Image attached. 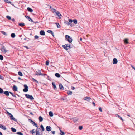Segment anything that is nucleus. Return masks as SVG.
I'll list each match as a JSON object with an SVG mask.
<instances>
[{
    "instance_id": "nucleus-1",
    "label": "nucleus",
    "mask_w": 135,
    "mask_h": 135,
    "mask_svg": "<svg viewBox=\"0 0 135 135\" xmlns=\"http://www.w3.org/2000/svg\"><path fill=\"white\" fill-rule=\"evenodd\" d=\"M65 38L70 43H71L72 41V39L70 36L68 35H66L65 36Z\"/></svg>"
},
{
    "instance_id": "nucleus-2",
    "label": "nucleus",
    "mask_w": 135,
    "mask_h": 135,
    "mask_svg": "<svg viewBox=\"0 0 135 135\" xmlns=\"http://www.w3.org/2000/svg\"><path fill=\"white\" fill-rule=\"evenodd\" d=\"M25 96L27 98L30 99L31 100H32L34 99L33 97L31 95H30L28 94H26Z\"/></svg>"
},
{
    "instance_id": "nucleus-3",
    "label": "nucleus",
    "mask_w": 135,
    "mask_h": 135,
    "mask_svg": "<svg viewBox=\"0 0 135 135\" xmlns=\"http://www.w3.org/2000/svg\"><path fill=\"white\" fill-rule=\"evenodd\" d=\"M115 88L116 90H121L123 88L121 86V85H116V86L115 87Z\"/></svg>"
},
{
    "instance_id": "nucleus-4",
    "label": "nucleus",
    "mask_w": 135,
    "mask_h": 135,
    "mask_svg": "<svg viewBox=\"0 0 135 135\" xmlns=\"http://www.w3.org/2000/svg\"><path fill=\"white\" fill-rule=\"evenodd\" d=\"M24 88L23 89V91L24 92H27L28 91V87L27 85H24Z\"/></svg>"
},
{
    "instance_id": "nucleus-5",
    "label": "nucleus",
    "mask_w": 135,
    "mask_h": 135,
    "mask_svg": "<svg viewBox=\"0 0 135 135\" xmlns=\"http://www.w3.org/2000/svg\"><path fill=\"white\" fill-rule=\"evenodd\" d=\"M40 129L39 128H38V127H37L36 131V135H42V133H41L39 132V131Z\"/></svg>"
},
{
    "instance_id": "nucleus-6",
    "label": "nucleus",
    "mask_w": 135,
    "mask_h": 135,
    "mask_svg": "<svg viewBox=\"0 0 135 135\" xmlns=\"http://www.w3.org/2000/svg\"><path fill=\"white\" fill-rule=\"evenodd\" d=\"M31 123L33 126H35V127H37L38 126L37 124L34 121H32V120L31 119H29L28 120Z\"/></svg>"
},
{
    "instance_id": "nucleus-7",
    "label": "nucleus",
    "mask_w": 135,
    "mask_h": 135,
    "mask_svg": "<svg viewBox=\"0 0 135 135\" xmlns=\"http://www.w3.org/2000/svg\"><path fill=\"white\" fill-rule=\"evenodd\" d=\"M69 44H66L64 45H62V47L66 50L69 49L70 47H68Z\"/></svg>"
},
{
    "instance_id": "nucleus-8",
    "label": "nucleus",
    "mask_w": 135,
    "mask_h": 135,
    "mask_svg": "<svg viewBox=\"0 0 135 135\" xmlns=\"http://www.w3.org/2000/svg\"><path fill=\"white\" fill-rule=\"evenodd\" d=\"M12 89L14 91H18V88L15 85H14Z\"/></svg>"
},
{
    "instance_id": "nucleus-9",
    "label": "nucleus",
    "mask_w": 135,
    "mask_h": 135,
    "mask_svg": "<svg viewBox=\"0 0 135 135\" xmlns=\"http://www.w3.org/2000/svg\"><path fill=\"white\" fill-rule=\"evenodd\" d=\"M25 17L27 18L28 19L29 21H31V22H33L34 23H35L33 21V20L29 16H25Z\"/></svg>"
},
{
    "instance_id": "nucleus-10",
    "label": "nucleus",
    "mask_w": 135,
    "mask_h": 135,
    "mask_svg": "<svg viewBox=\"0 0 135 135\" xmlns=\"http://www.w3.org/2000/svg\"><path fill=\"white\" fill-rule=\"evenodd\" d=\"M10 118L11 120H13L14 121L16 122L17 121V119L13 117V115L12 114L10 116Z\"/></svg>"
},
{
    "instance_id": "nucleus-11",
    "label": "nucleus",
    "mask_w": 135,
    "mask_h": 135,
    "mask_svg": "<svg viewBox=\"0 0 135 135\" xmlns=\"http://www.w3.org/2000/svg\"><path fill=\"white\" fill-rule=\"evenodd\" d=\"M46 130L48 131H50L51 130V128L50 126H47L46 127Z\"/></svg>"
},
{
    "instance_id": "nucleus-12",
    "label": "nucleus",
    "mask_w": 135,
    "mask_h": 135,
    "mask_svg": "<svg viewBox=\"0 0 135 135\" xmlns=\"http://www.w3.org/2000/svg\"><path fill=\"white\" fill-rule=\"evenodd\" d=\"M84 100H85L87 101H90V100L91 99V98L90 97H85L84 99Z\"/></svg>"
},
{
    "instance_id": "nucleus-13",
    "label": "nucleus",
    "mask_w": 135,
    "mask_h": 135,
    "mask_svg": "<svg viewBox=\"0 0 135 135\" xmlns=\"http://www.w3.org/2000/svg\"><path fill=\"white\" fill-rule=\"evenodd\" d=\"M40 34L41 35H45V33L44 30H41L40 32Z\"/></svg>"
},
{
    "instance_id": "nucleus-14",
    "label": "nucleus",
    "mask_w": 135,
    "mask_h": 135,
    "mask_svg": "<svg viewBox=\"0 0 135 135\" xmlns=\"http://www.w3.org/2000/svg\"><path fill=\"white\" fill-rule=\"evenodd\" d=\"M118 61L117 59L115 58H114L113 61V64H116L117 63Z\"/></svg>"
},
{
    "instance_id": "nucleus-15",
    "label": "nucleus",
    "mask_w": 135,
    "mask_h": 135,
    "mask_svg": "<svg viewBox=\"0 0 135 135\" xmlns=\"http://www.w3.org/2000/svg\"><path fill=\"white\" fill-rule=\"evenodd\" d=\"M0 128H2V129L4 130H6V128L5 126L2 124H0Z\"/></svg>"
},
{
    "instance_id": "nucleus-16",
    "label": "nucleus",
    "mask_w": 135,
    "mask_h": 135,
    "mask_svg": "<svg viewBox=\"0 0 135 135\" xmlns=\"http://www.w3.org/2000/svg\"><path fill=\"white\" fill-rule=\"evenodd\" d=\"M65 23L66 24L70 25L71 27L73 26V25L71 23H69V22L67 21H65Z\"/></svg>"
},
{
    "instance_id": "nucleus-17",
    "label": "nucleus",
    "mask_w": 135,
    "mask_h": 135,
    "mask_svg": "<svg viewBox=\"0 0 135 135\" xmlns=\"http://www.w3.org/2000/svg\"><path fill=\"white\" fill-rule=\"evenodd\" d=\"M9 91L8 92L7 91H6L4 92L3 94H5L7 96H8L9 95Z\"/></svg>"
},
{
    "instance_id": "nucleus-18",
    "label": "nucleus",
    "mask_w": 135,
    "mask_h": 135,
    "mask_svg": "<svg viewBox=\"0 0 135 135\" xmlns=\"http://www.w3.org/2000/svg\"><path fill=\"white\" fill-rule=\"evenodd\" d=\"M47 32L51 34L53 36H54V34L52 32V31L51 30H48L47 31Z\"/></svg>"
},
{
    "instance_id": "nucleus-19",
    "label": "nucleus",
    "mask_w": 135,
    "mask_h": 135,
    "mask_svg": "<svg viewBox=\"0 0 135 135\" xmlns=\"http://www.w3.org/2000/svg\"><path fill=\"white\" fill-rule=\"evenodd\" d=\"M73 119L74 122H76L78 120V119L76 117L74 118Z\"/></svg>"
},
{
    "instance_id": "nucleus-20",
    "label": "nucleus",
    "mask_w": 135,
    "mask_h": 135,
    "mask_svg": "<svg viewBox=\"0 0 135 135\" xmlns=\"http://www.w3.org/2000/svg\"><path fill=\"white\" fill-rule=\"evenodd\" d=\"M59 85L60 89L61 90H63L64 89V88L63 85Z\"/></svg>"
},
{
    "instance_id": "nucleus-21",
    "label": "nucleus",
    "mask_w": 135,
    "mask_h": 135,
    "mask_svg": "<svg viewBox=\"0 0 135 135\" xmlns=\"http://www.w3.org/2000/svg\"><path fill=\"white\" fill-rule=\"evenodd\" d=\"M2 51H4L5 52H7V51L6 50L4 46H3L2 47Z\"/></svg>"
},
{
    "instance_id": "nucleus-22",
    "label": "nucleus",
    "mask_w": 135,
    "mask_h": 135,
    "mask_svg": "<svg viewBox=\"0 0 135 135\" xmlns=\"http://www.w3.org/2000/svg\"><path fill=\"white\" fill-rule=\"evenodd\" d=\"M27 10L28 11L31 12H32L33 11V10L30 7H28L27 8Z\"/></svg>"
},
{
    "instance_id": "nucleus-23",
    "label": "nucleus",
    "mask_w": 135,
    "mask_h": 135,
    "mask_svg": "<svg viewBox=\"0 0 135 135\" xmlns=\"http://www.w3.org/2000/svg\"><path fill=\"white\" fill-rule=\"evenodd\" d=\"M60 131V134L61 135H65V133L64 132L62 131L60 129V128H59Z\"/></svg>"
},
{
    "instance_id": "nucleus-24",
    "label": "nucleus",
    "mask_w": 135,
    "mask_h": 135,
    "mask_svg": "<svg viewBox=\"0 0 135 135\" xmlns=\"http://www.w3.org/2000/svg\"><path fill=\"white\" fill-rule=\"evenodd\" d=\"M39 119L40 122H41L43 121V118L41 116H40L39 117Z\"/></svg>"
},
{
    "instance_id": "nucleus-25",
    "label": "nucleus",
    "mask_w": 135,
    "mask_h": 135,
    "mask_svg": "<svg viewBox=\"0 0 135 135\" xmlns=\"http://www.w3.org/2000/svg\"><path fill=\"white\" fill-rule=\"evenodd\" d=\"M49 115L51 117H52L53 115V114L51 111H50L49 113Z\"/></svg>"
},
{
    "instance_id": "nucleus-26",
    "label": "nucleus",
    "mask_w": 135,
    "mask_h": 135,
    "mask_svg": "<svg viewBox=\"0 0 135 135\" xmlns=\"http://www.w3.org/2000/svg\"><path fill=\"white\" fill-rule=\"evenodd\" d=\"M38 72H37L36 73V75H40V74L41 73V70H38Z\"/></svg>"
},
{
    "instance_id": "nucleus-27",
    "label": "nucleus",
    "mask_w": 135,
    "mask_h": 135,
    "mask_svg": "<svg viewBox=\"0 0 135 135\" xmlns=\"http://www.w3.org/2000/svg\"><path fill=\"white\" fill-rule=\"evenodd\" d=\"M55 75L57 77H59L61 76L60 74H59L58 73H56L55 74Z\"/></svg>"
},
{
    "instance_id": "nucleus-28",
    "label": "nucleus",
    "mask_w": 135,
    "mask_h": 135,
    "mask_svg": "<svg viewBox=\"0 0 135 135\" xmlns=\"http://www.w3.org/2000/svg\"><path fill=\"white\" fill-rule=\"evenodd\" d=\"M72 93L70 91H68L67 94L68 95H70L72 94Z\"/></svg>"
},
{
    "instance_id": "nucleus-29",
    "label": "nucleus",
    "mask_w": 135,
    "mask_h": 135,
    "mask_svg": "<svg viewBox=\"0 0 135 135\" xmlns=\"http://www.w3.org/2000/svg\"><path fill=\"white\" fill-rule=\"evenodd\" d=\"M124 42L125 44H128V40L127 39H125L124 40Z\"/></svg>"
},
{
    "instance_id": "nucleus-30",
    "label": "nucleus",
    "mask_w": 135,
    "mask_h": 135,
    "mask_svg": "<svg viewBox=\"0 0 135 135\" xmlns=\"http://www.w3.org/2000/svg\"><path fill=\"white\" fill-rule=\"evenodd\" d=\"M11 129L12 131L13 132H16V129L13 127H12Z\"/></svg>"
},
{
    "instance_id": "nucleus-31",
    "label": "nucleus",
    "mask_w": 135,
    "mask_h": 135,
    "mask_svg": "<svg viewBox=\"0 0 135 135\" xmlns=\"http://www.w3.org/2000/svg\"><path fill=\"white\" fill-rule=\"evenodd\" d=\"M19 25L21 27H23L25 26V24L24 23H19Z\"/></svg>"
},
{
    "instance_id": "nucleus-32",
    "label": "nucleus",
    "mask_w": 135,
    "mask_h": 135,
    "mask_svg": "<svg viewBox=\"0 0 135 135\" xmlns=\"http://www.w3.org/2000/svg\"><path fill=\"white\" fill-rule=\"evenodd\" d=\"M11 94V95L13 97H15V98H16V97L15 95L12 92L9 91V94Z\"/></svg>"
},
{
    "instance_id": "nucleus-33",
    "label": "nucleus",
    "mask_w": 135,
    "mask_h": 135,
    "mask_svg": "<svg viewBox=\"0 0 135 135\" xmlns=\"http://www.w3.org/2000/svg\"><path fill=\"white\" fill-rule=\"evenodd\" d=\"M15 35L14 33H12L11 34V36L13 38H14L15 37Z\"/></svg>"
},
{
    "instance_id": "nucleus-34",
    "label": "nucleus",
    "mask_w": 135,
    "mask_h": 135,
    "mask_svg": "<svg viewBox=\"0 0 135 135\" xmlns=\"http://www.w3.org/2000/svg\"><path fill=\"white\" fill-rule=\"evenodd\" d=\"M18 74L20 76H22L23 75V74L20 71H19L18 72Z\"/></svg>"
},
{
    "instance_id": "nucleus-35",
    "label": "nucleus",
    "mask_w": 135,
    "mask_h": 135,
    "mask_svg": "<svg viewBox=\"0 0 135 135\" xmlns=\"http://www.w3.org/2000/svg\"><path fill=\"white\" fill-rule=\"evenodd\" d=\"M4 92L2 89L1 88H0V94H3Z\"/></svg>"
},
{
    "instance_id": "nucleus-36",
    "label": "nucleus",
    "mask_w": 135,
    "mask_h": 135,
    "mask_svg": "<svg viewBox=\"0 0 135 135\" xmlns=\"http://www.w3.org/2000/svg\"><path fill=\"white\" fill-rule=\"evenodd\" d=\"M55 24H56V25L57 28H60V26L58 23H55Z\"/></svg>"
},
{
    "instance_id": "nucleus-37",
    "label": "nucleus",
    "mask_w": 135,
    "mask_h": 135,
    "mask_svg": "<svg viewBox=\"0 0 135 135\" xmlns=\"http://www.w3.org/2000/svg\"><path fill=\"white\" fill-rule=\"evenodd\" d=\"M73 21L75 24H76L77 23V21L76 19H74L73 20Z\"/></svg>"
},
{
    "instance_id": "nucleus-38",
    "label": "nucleus",
    "mask_w": 135,
    "mask_h": 135,
    "mask_svg": "<svg viewBox=\"0 0 135 135\" xmlns=\"http://www.w3.org/2000/svg\"><path fill=\"white\" fill-rule=\"evenodd\" d=\"M40 127L42 129V131H44L45 130V129L43 127V126L42 125H41L40 126Z\"/></svg>"
},
{
    "instance_id": "nucleus-39",
    "label": "nucleus",
    "mask_w": 135,
    "mask_h": 135,
    "mask_svg": "<svg viewBox=\"0 0 135 135\" xmlns=\"http://www.w3.org/2000/svg\"><path fill=\"white\" fill-rule=\"evenodd\" d=\"M4 1L6 3L11 4V2H10V1H9L8 0H4Z\"/></svg>"
},
{
    "instance_id": "nucleus-40",
    "label": "nucleus",
    "mask_w": 135,
    "mask_h": 135,
    "mask_svg": "<svg viewBox=\"0 0 135 135\" xmlns=\"http://www.w3.org/2000/svg\"><path fill=\"white\" fill-rule=\"evenodd\" d=\"M55 13V14H56L57 15H60V13L58 11H56Z\"/></svg>"
},
{
    "instance_id": "nucleus-41",
    "label": "nucleus",
    "mask_w": 135,
    "mask_h": 135,
    "mask_svg": "<svg viewBox=\"0 0 135 135\" xmlns=\"http://www.w3.org/2000/svg\"><path fill=\"white\" fill-rule=\"evenodd\" d=\"M19 135H23L22 133L21 132H17V133Z\"/></svg>"
},
{
    "instance_id": "nucleus-42",
    "label": "nucleus",
    "mask_w": 135,
    "mask_h": 135,
    "mask_svg": "<svg viewBox=\"0 0 135 135\" xmlns=\"http://www.w3.org/2000/svg\"><path fill=\"white\" fill-rule=\"evenodd\" d=\"M6 18L8 20H10L11 19V17L10 16H6Z\"/></svg>"
},
{
    "instance_id": "nucleus-43",
    "label": "nucleus",
    "mask_w": 135,
    "mask_h": 135,
    "mask_svg": "<svg viewBox=\"0 0 135 135\" xmlns=\"http://www.w3.org/2000/svg\"><path fill=\"white\" fill-rule=\"evenodd\" d=\"M3 59V57L2 55H0V60H2Z\"/></svg>"
},
{
    "instance_id": "nucleus-44",
    "label": "nucleus",
    "mask_w": 135,
    "mask_h": 135,
    "mask_svg": "<svg viewBox=\"0 0 135 135\" xmlns=\"http://www.w3.org/2000/svg\"><path fill=\"white\" fill-rule=\"evenodd\" d=\"M49 63V61L47 60L46 62V65H48Z\"/></svg>"
},
{
    "instance_id": "nucleus-45",
    "label": "nucleus",
    "mask_w": 135,
    "mask_h": 135,
    "mask_svg": "<svg viewBox=\"0 0 135 135\" xmlns=\"http://www.w3.org/2000/svg\"><path fill=\"white\" fill-rule=\"evenodd\" d=\"M34 129H33L32 130L30 131V132H31L32 134H33L35 133V132L34 131Z\"/></svg>"
},
{
    "instance_id": "nucleus-46",
    "label": "nucleus",
    "mask_w": 135,
    "mask_h": 135,
    "mask_svg": "<svg viewBox=\"0 0 135 135\" xmlns=\"http://www.w3.org/2000/svg\"><path fill=\"white\" fill-rule=\"evenodd\" d=\"M53 86V88L54 89L56 90L57 89L56 87V85H52Z\"/></svg>"
},
{
    "instance_id": "nucleus-47",
    "label": "nucleus",
    "mask_w": 135,
    "mask_h": 135,
    "mask_svg": "<svg viewBox=\"0 0 135 135\" xmlns=\"http://www.w3.org/2000/svg\"><path fill=\"white\" fill-rule=\"evenodd\" d=\"M34 37H35V39H37L38 38H39V37L37 36V35H35V36H34Z\"/></svg>"
},
{
    "instance_id": "nucleus-48",
    "label": "nucleus",
    "mask_w": 135,
    "mask_h": 135,
    "mask_svg": "<svg viewBox=\"0 0 135 135\" xmlns=\"http://www.w3.org/2000/svg\"><path fill=\"white\" fill-rule=\"evenodd\" d=\"M79 129L80 130H81L83 129V127L81 126H80L79 127Z\"/></svg>"
},
{
    "instance_id": "nucleus-49",
    "label": "nucleus",
    "mask_w": 135,
    "mask_h": 135,
    "mask_svg": "<svg viewBox=\"0 0 135 135\" xmlns=\"http://www.w3.org/2000/svg\"><path fill=\"white\" fill-rule=\"evenodd\" d=\"M118 115V117L120 119H121L122 121H123V119L122 118L120 117V116L119 115Z\"/></svg>"
},
{
    "instance_id": "nucleus-50",
    "label": "nucleus",
    "mask_w": 135,
    "mask_h": 135,
    "mask_svg": "<svg viewBox=\"0 0 135 135\" xmlns=\"http://www.w3.org/2000/svg\"><path fill=\"white\" fill-rule=\"evenodd\" d=\"M99 109L101 112H102V108L101 107H99Z\"/></svg>"
},
{
    "instance_id": "nucleus-51",
    "label": "nucleus",
    "mask_w": 135,
    "mask_h": 135,
    "mask_svg": "<svg viewBox=\"0 0 135 135\" xmlns=\"http://www.w3.org/2000/svg\"><path fill=\"white\" fill-rule=\"evenodd\" d=\"M2 33L3 34V35H6L7 34H6V32H4V31H2Z\"/></svg>"
},
{
    "instance_id": "nucleus-52",
    "label": "nucleus",
    "mask_w": 135,
    "mask_h": 135,
    "mask_svg": "<svg viewBox=\"0 0 135 135\" xmlns=\"http://www.w3.org/2000/svg\"><path fill=\"white\" fill-rule=\"evenodd\" d=\"M51 133H52L53 134H55V131H52L51 132Z\"/></svg>"
},
{
    "instance_id": "nucleus-53",
    "label": "nucleus",
    "mask_w": 135,
    "mask_h": 135,
    "mask_svg": "<svg viewBox=\"0 0 135 135\" xmlns=\"http://www.w3.org/2000/svg\"><path fill=\"white\" fill-rule=\"evenodd\" d=\"M69 22H70V23H71L72 22H73V20H72L71 19H69Z\"/></svg>"
},
{
    "instance_id": "nucleus-54",
    "label": "nucleus",
    "mask_w": 135,
    "mask_h": 135,
    "mask_svg": "<svg viewBox=\"0 0 135 135\" xmlns=\"http://www.w3.org/2000/svg\"><path fill=\"white\" fill-rule=\"evenodd\" d=\"M52 10H53V11H52V12L53 13L57 11L56 9H55L54 8L52 9Z\"/></svg>"
},
{
    "instance_id": "nucleus-55",
    "label": "nucleus",
    "mask_w": 135,
    "mask_h": 135,
    "mask_svg": "<svg viewBox=\"0 0 135 135\" xmlns=\"http://www.w3.org/2000/svg\"><path fill=\"white\" fill-rule=\"evenodd\" d=\"M0 79H3V76H1L0 75Z\"/></svg>"
},
{
    "instance_id": "nucleus-56",
    "label": "nucleus",
    "mask_w": 135,
    "mask_h": 135,
    "mask_svg": "<svg viewBox=\"0 0 135 135\" xmlns=\"http://www.w3.org/2000/svg\"><path fill=\"white\" fill-rule=\"evenodd\" d=\"M57 16H59V18H61V14L60 13V15H57Z\"/></svg>"
},
{
    "instance_id": "nucleus-57",
    "label": "nucleus",
    "mask_w": 135,
    "mask_h": 135,
    "mask_svg": "<svg viewBox=\"0 0 135 135\" xmlns=\"http://www.w3.org/2000/svg\"><path fill=\"white\" fill-rule=\"evenodd\" d=\"M40 75H44V76H45V75H47L46 74H43L41 73H40Z\"/></svg>"
},
{
    "instance_id": "nucleus-58",
    "label": "nucleus",
    "mask_w": 135,
    "mask_h": 135,
    "mask_svg": "<svg viewBox=\"0 0 135 135\" xmlns=\"http://www.w3.org/2000/svg\"><path fill=\"white\" fill-rule=\"evenodd\" d=\"M7 113L8 114V115L10 116L11 115H12V114L11 113H10L8 112H7Z\"/></svg>"
},
{
    "instance_id": "nucleus-59",
    "label": "nucleus",
    "mask_w": 135,
    "mask_h": 135,
    "mask_svg": "<svg viewBox=\"0 0 135 135\" xmlns=\"http://www.w3.org/2000/svg\"><path fill=\"white\" fill-rule=\"evenodd\" d=\"M92 104H93V105H94V106H95V103L94 102H93Z\"/></svg>"
},
{
    "instance_id": "nucleus-60",
    "label": "nucleus",
    "mask_w": 135,
    "mask_h": 135,
    "mask_svg": "<svg viewBox=\"0 0 135 135\" xmlns=\"http://www.w3.org/2000/svg\"><path fill=\"white\" fill-rule=\"evenodd\" d=\"M131 67H132V68L133 69H134H134L135 68H134V67H133V66L132 65H131Z\"/></svg>"
},
{
    "instance_id": "nucleus-61",
    "label": "nucleus",
    "mask_w": 135,
    "mask_h": 135,
    "mask_svg": "<svg viewBox=\"0 0 135 135\" xmlns=\"http://www.w3.org/2000/svg\"><path fill=\"white\" fill-rule=\"evenodd\" d=\"M68 47H70V48L72 47L70 46V45L69 44L68 45Z\"/></svg>"
},
{
    "instance_id": "nucleus-62",
    "label": "nucleus",
    "mask_w": 135,
    "mask_h": 135,
    "mask_svg": "<svg viewBox=\"0 0 135 135\" xmlns=\"http://www.w3.org/2000/svg\"><path fill=\"white\" fill-rule=\"evenodd\" d=\"M71 89L72 90H74L75 89V88L74 87H72Z\"/></svg>"
},
{
    "instance_id": "nucleus-63",
    "label": "nucleus",
    "mask_w": 135,
    "mask_h": 135,
    "mask_svg": "<svg viewBox=\"0 0 135 135\" xmlns=\"http://www.w3.org/2000/svg\"><path fill=\"white\" fill-rule=\"evenodd\" d=\"M30 114L32 115H33V113L31 112H30Z\"/></svg>"
},
{
    "instance_id": "nucleus-64",
    "label": "nucleus",
    "mask_w": 135,
    "mask_h": 135,
    "mask_svg": "<svg viewBox=\"0 0 135 135\" xmlns=\"http://www.w3.org/2000/svg\"><path fill=\"white\" fill-rule=\"evenodd\" d=\"M80 40L81 41H82V39L81 38H80Z\"/></svg>"
}]
</instances>
